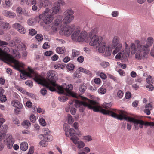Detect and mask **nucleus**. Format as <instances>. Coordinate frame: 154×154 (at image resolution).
Returning a JSON list of instances; mask_svg holds the SVG:
<instances>
[{
    "label": "nucleus",
    "instance_id": "1",
    "mask_svg": "<svg viewBox=\"0 0 154 154\" xmlns=\"http://www.w3.org/2000/svg\"><path fill=\"white\" fill-rule=\"evenodd\" d=\"M82 99L84 101H79L78 100H75V105L76 107H79V111L81 112H83L85 109V107H88L90 109H93L95 112H100L102 113L105 115H108L109 116H111L113 117L112 115V113L116 114L117 116H118L121 114L122 112L125 113V111L120 110L119 113V114L118 115L116 113L110 111V108L112 106V104L111 103H106L105 102L103 105V108L107 109H103L102 107L98 106L97 104V103L95 101L90 100L87 98L83 97Z\"/></svg>",
    "mask_w": 154,
    "mask_h": 154
},
{
    "label": "nucleus",
    "instance_id": "2",
    "mask_svg": "<svg viewBox=\"0 0 154 154\" xmlns=\"http://www.w3.org/2000/svg\"><path fill=\"white\" fill-rule=\"evenodd\" d=\"M55 72L53 70H50L47 73V80L40 76H36L33 79L38 84L42 85L51 91H55V87L57 85L54 78Z\"/></svg>",
    "mask_w": 154,
    "mask_h": 154
},
{
    "label": "nucleus",
    "instance_id": "3",
    "mask_svg": "<svg viewBox=\"0 0 154 154\" xmlns=\"http://www.w3.org/2000/svg\"><path fill=\"white\" fill-rule=\"evenodd\" d=\"M98 32L97 28L93 29L90 32V35H94L91 38L89 43V45L91 46H95L97 48L99 47L98 51L100 53H103L105 51L106 45V43L105 42H102V38L101 36L94 35Z\"/></svg>",
    "mask_w": 154,
    "mask_h": 154
},
{
    "label": "nucleus",
    "instance_id": "4",
    "mask_svg": "<svg viewBox=\"0 0 154 154\" xmlns=\"http://www.w3.org/2000/svg\"><path fill=\"white\" fill-rule=\"evenodd\" d=\"M138 41H140L138 40H135L134 41L135 44L133 43H131L130 45V53L132 54H135V57L138 60H141L142 58H147V57L145 53V52L138 46L139 43Z\"/></svg>",
    "mask_w": 154,
    "mask_h": 154
},
{
    "label": "nucleus",
    "instance_id": "5",
    "mask_svg": "<svg viewBox=\"0 0 154 154\" xmlns=\"http://www.w3.org/2000/svg\"><path fill=\"white\" fill-rule=\"evenodd\" d=\"M127 115V113L122 112L121 114L119 115L118 116H117L116 114L114 113H112V116L115 118L117 119L120 120H122L123 119H124L125 120L128 121L129 122H132L134 123L135 124H139V127L141 128H142L143 127V125H144V122L141 120H139L133 118L128 117H126L125 116Z\"/></svg>",
    "mask_w": 154,
    "mask_h": 154
},
{
    "label": "nucleus",
    "instance_id": "6",
    "mask_svg": "<svg viewBox=\"0 0 154 154\" xmlns=\"http://www.w3.org/2000/svg\"><path fill=\"white\" fill-rule=\"evenodd\" d=\"M59 91V93L62 94H64V91L66 92V94L67 96H71L75 98L77 97V95L72 93L71 91L72 89L73 86L71 84L68 85L66 87L58 85L56 87Z\"/></svg>",
    "mask_w": 154,
    "mask_h": 154
},
{
    "label": "nucleus",
    "instance_id": "7",
    "mask_svg": "<svg viewBox=\"0 0 154 154\" xmlns=\"http://www.w3.org/2000/svg\"><path fill=\"white\" fill-rule=\"evenodd\" d=\"M50 9L46 8L44 12L39 15V18L43 20L44 24H51L54 16L50 13L49 14Z\"/></svg>",
    "mask_w": 154,
    "mask_h": 154
},
{
    "label": "nucleus",
    "instance_id": "8",
    "mask_svg": "<svg viewBox=\"0 0 154 154\" xmlns=\"http://www.w3.org/2000/svg\"><path fill=\"white\" fill-rule=\"evenodd\" d=\"M139 43L138 44V46L140 48H142V49L145 52V53L147 57V55L149 53L150 51V47L152 46L154 42V39L152 37H148L146 40V44L143 45L140 42L138 41Z\"/></svg>",
    "mask_w": 154,
    "mask_h": 154
},
{
    "label": "nucleus",
    "instance_id": "9",
    "mask_svg": "<svg viewBox=\"0 0 154 154\" xmlns=\"http://www.w3.org/2000/svg\"><path fill=\"white\" fill-rule=\"evenodd\" d=\"M74 11L71 9L66 10L63 13L64 18L62 21L63 23L68 24L71 23L74 19Z\"/></svg>",
    "mask_w": 154,
    "mask_h": 154
},
{
    "label": "nucleus",
    "instance_id": "10",
    "mask_svg": "<svg viewBox=\"0 0 154 154\" xmlns=\"http://www.w3.org/2000/svg\"><path fill=\"white\" fill-rule=\"evenodd\" d=\"M119 38L118 36H114L112 39L111 44V48H115L112 52L113 55H115L122 49V44L119 42Z\"/></svg>",
    "mask_w": 154,
    "mask_h": 154
},
{
    "label": "nucleus",
    "instance_id": "11",
    "mask_svg": "<svg viewBox=\"0 0 154 154\" xmlns=\"http://www.w3.org/2000/svg\"><path fill=\"white\" fill-rule=\"evenodd\" d=\"M62 16L61 15H58L57 16L56 20L53 23V25L51 28V34H53L56 33L60 28L61 25Z\"/></svg>",
    "mask_w": 154,
    "mask_h": 154
},
{
    "label": "nucleus",
    "instance_id": "12",
    "mask_svg": "<svg viewBox=\"0 0 154 154\" xmlns=\"http://www.w3.org/2000/svg\"><path fill=\"white\" fill-rule=\"evenodd\" d=\"M130 53V50H125L124 52L123 50L119 53L116 56V58L117 59H121L122 60L126 61L128 60Z\"/></svg>",
    "mask_w": 154,
    "mask_h": 154
},
{
    "label": "nucleus",
    "instance_id": "13",
    "mask_svg": "<svg viewBox=\"0 0 154 154\" xmlns=\"http://www.w3.org/2000/svg\"><path fill=\"white\" fill-rule=\"evenodd\" d=\"M74 30L73 28L69 25H66L65 27L62 28L60 31V33L62 35L68 36H69L72 32Z\"/></svg>",
    "mask_w": 154,
    "mask_h": 154
},
{
    "label": "nucleus",
    "instance_id": "14",
    "mask_svg": "<svg viewBox=\"0 0 154 154\" xmlns=\"http://www.w3.org/2000/svg\"><path fill=\"white\" fill-rule=\"evenodd\" d=\"M4 141L5 143H6L7 147L8 149H10L12 148L14 143V140L13 139L11 135L7 134L6 138Z\"/></svg>",
    "mask_w": 154,
    "mask_h": 154
},
{
    "label": "nucleus",
    "instance_id": "15",
    "mask_svg": "<svg viewBox=\"0 0 154 154\" xmlns=\"http://www.w3.org/2000/svg\"><path fill=\"white\" fill-rule=\"evenodd\" d=\"M77 41L80 42L83 41L88 42V37L87 32L85 31H81L78 37Z\"/></svg>",
    "mask_w": 154,
    "mask_h": 154
},
{
    "label": "nucleus",
    "instance_id": "16",
    "mask_svg": "<svg viewBox=\"0 0 154 154\" xmlns=\"http://www.w3.org/2000/svg\"><path fill=\"white\" fill-rule=\"evenodd\" d=\"M51 11H52V12L50 14L54 17V15L58 14L61 11V8L60 5L55 3L51 9Z\"/></svg>",
    "mask_w": 154,
    "mask_h": 154
},
{
    "label": "nucleus",
    "instance_id": "17",
    "mask_svg": "<svg viewBox=\"0 0 154 154\" xmlns=\"http://www.w3.org/2000/svg\"><path fill=\"white\" fill-rule=\"evenodd\" d=\"M70 139L75 144L77 145L78 147L79 148H82L85 146V143L83 142L78 141L79 138L77 137H71Z\"/></svg>",
    "mask_w": 154,
    "mask_h": 154
},
{
    "label": "nucleus",
    "instance_id": "18",
    "mask_svg": "<svg viewBox=\"0 0 154 154\" xmlns=\"http://www.w3.org/2000/svg\"><path fill=\"white\" fill-rule=\"evenodd\" d=\"M73 32L71 35V38L72 40L77 41L78 36L79 35L81 32L80 28L79 27L77 28L76 29H74Z\"/></svg>",
    "mask_w": 154,
    "mask_h": 154
},
{
    "label": "nucleus",
    "instance_id": "19",
    "mask_svg": "<svg viewBox=\"0 0 154 154\" xmlns=\"http://www.w3.org/2000/svg\"><path fill=\"white\" fill-rule=\"evenodd\" d=\"M12 27L17 29L20 33L22 34H24L25 33V29L19 23H15L14 24L12 25Z\"/></svg>",
    "mask_w": 154,
    "mask_h": 154
},
{
    "label": "nucleus",
    "instance_id": "20",
    "mask_svg": "<svg viewBox=\"0 0 154 154\" xmlns=\"http://www.w3.org/2000/svg\"><path fill=\"white\" fill-rule=\"evenodd\" d=\"M145 109L144 110V112L146 115H149L150 114V111L153 108V103H150L147 104L145 106Z\"/></svg>",
    "mask_w": 154,
    "mask_h": 154
},
{
    "label": "nucleus",
    "instance_id": "21",
    "mask_svg": "<svg viewBox=\"0 0 154 154\" xmlns=\"http://www.w3.org/2000/svg\"><path fill=\"white\" fill-rule=\"evenodd\" d=\"M39 137L45 141H51L52 139V136L48 134H41L39 135Z\"/></svg>",
    "mask_w": 154,
    "mask_h": 154
},
{
    "label": "nucleus",
    "instance_id": "22",
    "mask_svg": "<svg viewBox=\"0 0 154 154\" xmlns=\"http://www.w3.org/2000/svg\"><path fill=\"white\" fill-rule=\"evenodd\" d=\"M2 14L6 17L10 18L14 17L16 16V14L8 10L3 11Z\"/></svg>",
    "mask_w": 154,
    "mask_h": 154
},
{
    "label": "nucleus",
    "instance_id": "23",
    "mask_svg": "<svg viewBox=\"0 0 154 154\" xmlns=\"http://www.w3.org/2000/svg\"><path fill=\"white\" fill-rule=\"evenodd\" d=\"M12 105L18 109H21L23 107L22 104L18 101L15 100L11 102V103Z\"/></svg>",
    "mask_w": 154,
    "mask_h": 154
},
{
    "label": "nucleus",
    "instance_id": "24",
    "mask_svg": "<svg viewBox=\"0 0 154 154\" xmlns=\"http://www.w3.org/2000/svg\"><path fill=\"white\" fill-rule=\"evenodd\" d=\"M56 51L58 54H63L66 51L65 47H57L56 49Z\"/></svg>",
    "mask_w": 154,
    "mask_h": 154
},
{
    "label": "nucleus",
    "instance_id": "25",
    "mask_svg": "<svg viewBox=\"0 0 154 154\" xmlns=\"http://www.w3.org/2000/svg\"><path fill=\"white\" fill-rule=\"evenodd\" d=\"M86 86L84 84H81L79 87V93L80 94H82L84 93L86 89Z\"/></svg>",
    "mask_w": 154,
    "mask_h": 154
},
{
    "label": "nucleus",
    "instance_id": "26",
    "mask_svg": "<svg viewBox=\"0 0 154 154\" xmlns=\"http://www.w3.org/2000/svg\"><path fill=\"white\" fill-rule=\"evenodd\" d=\"M28 145L26 142H22L20 145V149L23 151H26L28 149Z\"/></svg>",
    "mask_w": 154,
    "mask_h": 154
},
{
    "label": "nucleus",
    "instance_id": "27",
    "mask_svg": "<svg viewBox=\"0 0 154 154\" xmlns=\"http://www.w3.org/2000/svg\"><path fill=\"white\" fill-rule=\"evenodd\" d=\"M72 57L73 58L77 57L80 54V52L76 49H72Z\"/></svg>",
    "mask_w": 154,
    "mask_h": 154
},
{
    "label": "nucleus",
    "instance_id": "28",
    "mask_svg": "<svg viewBox=\"0 0 154 154\" xmlns=\"http://www.w3.org/2000/svg\"><path fill=\"white\" fill-rule=\"evenodd\" d=\"M73 77L75 79H77L81 77V75L80 74L79 70H77L73 74Z\"/></svg>",
    "mask_w": 154,
    "mask_h": 154
},
{
    "label": "nucleus",
    "instance_id": "29",
    "mask_svg": "<svg viewBox=\"0 0 154 154\" xmlns=\"http://www.w3.org/2000/svg\"><path fill=\"white\" fill-rule=\"evenodd\" d=\"M1 25H2V29H7L8 28H9V24L7 23H4L2 24V22L1 21H0V26Z\"/></svg>",
    "mask_w": 154,
    "mask_h": 154
},
{
    "label": "nucleus",
    "instance_id": "30",
    "mask_svg": "<svg viewBox=\"0 0 154 154\" xmlns=\"http://www.w3.org/2000/svg\"><path fill=\"white\" fill-rule=\"evenodd\" d=\"M58 99L61 102H65L68 100L67 97L63 95L60 96L58 97Z\"/></svg>",
    "mask_w": 154,
    "mask_h": 154
},
{
    "label": "nucleus",
    "instance_id": "31",
    "mask_svg": "<svg viewBox=\"0 0 154 154\" xmlns=\"http://www.w3.org/2000/svg\"><path fill=\"white\" fill-rule=\"evenodd\" d=\"M68 122L69 124H71L74 121V119L72 116L70 114H68L67 116Z\"/></svg>",
    "mask_w": 154,
    "mask_h": 154
},
{
    "label": "nucleus",
    "instance_id": "32",
    "mask_svg": "<svg viewBox=\"0 0 154 154\" xmlns=\"http://www.w3.org/2000/svg\"><path fill=\"white\" fill-rule=\"evenodd\" d=\"M75 66L74 64L72 63H69L66 66V68L68 69L70 71L73 70L74 69Z\"/></svg>",
    "mask_w": 154,
    "mask_h": 154
},
{
    "label": "nucleus",
    "instance_id": "33",
    "mask_svg": "<svg viewBox=\"0 0 154 154\" xmlns=\"http://www.w3.org/2000/svg\"><path fill=\"white\" fill-rule=\"evenodd\" d=\"M2 127L3 128V129L1 130L0 132H1V133L5 135L8 129V126L6 125H4L2 126Z\"/></svg>",
    "mask_w": 154,
    "mask_h": 154
},
{
    "label": "nucleus",
    "instance_id": "34",
    "mask_svg": "<svg viewBox=\"0 0 154 154\" xmlns=\"http://www.w3.org/2000/svg\"><path fill=\"white\" fill-rule=\"evenodd\" d=\"M83 140H84L89 142L92 140L91 137L90 135H87L83 136Z\"/></svg>",
    "mask_w": 154,
    "mask_h": 154
},
{
    "label": "nucleus",
    "instance_id": "35",
    "mask_svg": "<svg viewBox=\"0 0 154 154\" xmlns=\"http://www.w3.org/2000/svg\"><path fill=\"white\" fill-rule=\"evenodd\" d=\"M79 71L86 73L87 74H89L90 72V71H89L88 70L82 67H79Z\"/></svg>",
    "mask_w": 154,
    "mask_h": 154
},
{
    "label": "nucleus",
    "instance_id": "36",
    "mask_svg": "<svg viewBox=\"0 0 154 154\" xmlns=\"http://www.w3.org/2000/svg\"><path fill=\"white\" fill-rule=\"evenodd\" d=\"M51 24H45L43 26V29L46 31H49L51 29Z\"/></svg>",
    "mask_w": 154,
    "mask_h": 154
},
{
    "label": "nucleus",
    "instance_id": "37",
    "mask_svg": "<svg viewBox=\"0 0 154 154\" xmlns=\"http://www.w3.org/2000/svg\"><path fill=\"white\" fill-rule=\"evenodd\" d=\"M36 0H27L26 4L29 5L36 4Z\"/></svg>",
    "mask_w": 154,
    "mask_h": 154
},
{
    "label": "nucleus",
    "instance_id": "38",
    "mask_svg": "<svg viewBox=\"0 0 154 154\" xmlns=\"http://www.w3.org/2000/svg\"><path fill=\"white\" fill-rule=\"evenodd\" d=\"M69 128L68 125L67 124L65 125L64 126V129L65 132V135L66 136L68 137H69V135L68 134V131Z\"/></svg>",
    "mask_w": 154,
    "mask_h": 154
},
{
    "label": "nucleus",
    "instance_id": "39",
    "mask_svg": "<svg viewBox=\"0 0 154 154\" xmlns=\"http://www.w3.org/2000/svg\"><path fill=\"white\" fill-rule=\"evenodd\" d=\"M35 38L38 41H40L43 39V37L42 34H37L35 36Z\"/></svg>",
    "mask_w": 154,
    "mask_h": 154
},
{
    "label": "nucleus",
    "instance_id": "40",
    "mask_svg": "<svg viewBox=\"0 0 154 154\" xmlns=\"http://www.w3.org/2000/svg\"><path fill=\"white\" fill-rule=\"evenodd\" d=\"M29 34L32 36H33L35 35L37 33V32L33 29H31L29 30Z\"/></svg>",
    "mask_w": 154,
    "mask_h": 154
},
{
    "label": "nucleus",
    "instance_id": "41",
    "mask_svg": "<svg viewBox=\"0 0 154 154\" xmlns=\"http://www.w3.org/2000/svg\"><path fill=\"white\" fill-rule=\"evenodd\" d=\"M69 132L70 136H72V137H76L74 136L75 134V131L73 128H70L69 131Z\"/></svg>",
    "mask_w": 154,
    "mask_h": 154
},
{
    "label": "nucleus",
    "instance_id": "42",
    "mask_svg": "<svg viewBox=\"0 0 154 154\" xmlns=\"http://www.w3.org/2000/svg\"><path fill=\"white\" fill-rule=\"evenodd\" d=\"M100 64L104 68H106L109 65V63L106 62H101Z\"/></svg>",
    "mask_w": 154,
    "mask_h": 154
},
{
    "label": "nucleus",
    "instance_id": "43",
    "mask_svg": "<svg viewBox=\"0 0 154 154\" xmlns=\"http://www.w3.org/2000/svg\"><path fill=\"white\" fill-rule=\"evenodd\" d=\"M146 81L148 84L153 83V80L152 77L149 76L146 79Z\"/></svg>",
    "mask_w": 154,
    "mask_h": 154
},
{
    "label": "nucleus",
    "instance_id": "44",
    "mask_svg": "<svg viewBox=\"0 0 154 154\" xmlns=\"http://www.w3.org/2000/svg\"><path fill=\"white\" fill-rule=\"evenodd\" d=\"M111 48L110 47H108L106 48V52L107 54H106L107 55L109 56L111 55L112 50Z\"/></svg>",
    "mask_w": 154,
    "mask_h": 154
},
{
    "label": "nucleus",
    "instance_id": "45",
    "mask_svg": "<svg viewBox=\"0 0 154 154\" xmlns=\"http://www.w3.org/2000/svg\"><path fill=\"white\" fill-rule=\"evenodd\" d=\"M5 3L6 6L8 7H10L12 5L11 0H5Z\"/></svg>",
    "mask_w": 154,
    "mask_h": 154
},
{
    "label": "nucleus",
    "instance_id": "46",
    "mask_svg": "<svg viewBox=\"0 0 154 154\" xmlns=\"http://www.w3.org/2000/svg\"><path fill=\"white\" fill-rule=\"evenodd\" d=\"M99 93L102 94H104L105 93L106 91V90L104 88L101 87L98 90Z\"/></svg>",
    "mask_w": 154,
    "mask_h": 154
},
{
    "label": "nucleus",
    "instance_id": "47",
    "mask_svg": "<svg viewBox=\"0 0 154 154\" xmlns=\"http://www.w3.org/2000/svg\"><path fill=\"white\" fill-rule=\"evenodd\" d=\"M49 0H44L43 2H42L40 3V5L44 7H46L48 5V3Z\"/></svg>",
    "mask_w": 154,
    "mask_h": 154
},
{
    "label": "nucleus",
    "instance_id": "48",
    "mask_svg": "<svg viewBox=\"0 0 154 154\" xmlns=\"http://www.w3.org/2000/svg\"><path fill=\"white\" fill-rule=\"evenodd\" d=\"M123 92L122 91L119 90L117 93V97L119 98H122L123 95Z\"/></svg>",
    "mask_w": 154,
    "mask_h": 154
},
{
    "label": "nucleus",
    "instance_id": "49",
    "mask_svg": "<svg viewBox=\"0 0 154 154\" xmlns=\"http://www.w3.org/2000/svg\"><path fill=\"white\" fill-rule=\"evenodd\" d=\"M10 46L13 47L14 46H17V44L14 41L11 40L9 41V43H8V45Z\"/></svg>",
    "mask_w": 154,
    "mask_h": 154
},
{
    "label": "nucleus",
    "instance_id": "50",
    "mask_svg": "<svg viewBox=\"0 0 154 154\" xmlns=\"http://www.w3.org/2000/svg\"><path fill=\"white\" fill-rule=\"evenodd\" d=\"M57 4L59 5H64L65 4V3L64 1L63 0H59L57 1L56 3Z\"/></svg>",
    "mask_w": 154,
    "mask_h": 154
},
{
    "label": "nucleus",
    "instance_id": "51",
    "mask_svg": "<svg viewBox=\"0 0 154 154\" xmlns=\"http://www.w3.org/2000/svg\"><path fill=\"white\" fill-rule=\"evenodd\" d=\"M39 122L40 124L43 126H45L46 125V122L45 119L43 118L40 119Z\"/></svg>",
    "mask_w": 154,
    "mask_h": 154
},
{
    "label": "nucleus",
    "instance_id": "52",
    "mask_svg": "<svg viewBox=\"0 0 154 154\" xmlns=\"http://www.w3.org/2000/svg\"><path fill=\"white\" fill-rule=\"evenodd\" d=\"M49 43L48 42H45L43 45V48L44 49H47L50 47Z\"/></svg>",
    "mask_w": 154,
    "mask_h": 154
},
{
    "label": "nucleus",
    "instance_id": "53",
    "mask_svg": "<svg viewBox=\"0 0 154 154\" xmlns=\"http://www.w3.org/2000/svg\"><path fill=\"white\" fill-rule=\"evenodd\" d=\"M23 124L24 126H27L29 127L31 125V123L29 120H25L23 122Z\"/></svg>",
    "mask_w": 154,
    "mask_h": 154
},
{
    "label": "nucleus",
    "instance_id": "54",
    "mask_svg": "<svg viewBox=\"0 0 154 154\" xmlns=\"http://www.w3.org/2000/svg\"><path fill=\"white\" fill-rule=\"evenodd\" d=\"M22 14L26 16H29L30 15V14L28 11L24 9L23 10Z\"/></svg>",
    "mask_w": 154,
    "mask_h": 154
},
{
    "label": "nucleus",
    "instance_id": "55",
    "mask_svg": "<svg viewBox=\"0 0 154 154\" xmlns=\"http://www.w3.org/2000/svg\"><path fill=\"white\" fill-rule=\"evenodd\" d=\"M152 84L153 83L149 84V85H147L146 86V88H148L149 89V90L150 91H152L154 89V87L152 85Z\"/></svg>",
    "mask_w": 154,
    "mask_h": 154
},
{
    "label": "nucleus",
    "instance_id": "56",
    "mask_svg": "<svg viewBox=\"0 0 154 154\" xmlns=\"http://www.w3.org/2000/svg\"><path fill=\"white\" fill-rule=\"evenodd\" d=\"M16 12L19 14H22L23 10L21 7H17L16 10Z\"/></svg>",
    "mask_w": 154,
    "mask_h": 154
},
{
    "label": "nucleus",
    "instance_id": "57",
    "mask_svg": "<svg viewBox=\"0 0 154 154\" xmlns=\"http://www.w3.org/2000/svg\"><path fill=\"white\" fill-rule=\"evenodd\" d=\"M108 76L109 78L112 79L115 81L117 82L118 81V79L117 78L113 76L111 74H109L108 75Z\"/></svg>",
    "mask_w": 154,
    "mask_h": 154
},
{
    "label": "nucleus",
    "instance_id": "58",
    "mask_svg": "<svg viewBox=\"0 0 154 154\" xmlns=\"http://www.w3.org/2000/svg\"><path fill=\"white\" fill-rule=\"evenodd\" d=\"M144 125L145 126H149L153 127L154 126V123L153 122H144Z\"/></svg>",
    "mask_w": 154,
    "mask_h": 154
},
{
    "label": "nucleus",
    "instance_id": "59",
    "mask_svg": "<svg viewBox=\"0 0 154 154\" xmlns=\"http://www.w3.org/2000/svg\"><path fill=\"white\" fill-rule=\"evenodd\" d=\"M100 77L103 79H106L107 76L103 72H101L100 74Z\"/></svg>",
    "mask_w": 154,
    "mask_h": 154
},
{
    "label": "nucleus",
    "instance_id": "60",
    "mask_svg": "<svg viewBox=\"0 0 154 154\" xmlns=\"http://www.w3.org/2000/svg\"><path fill=\"white\" fill-rule=\"evenodd\" d=\"M27 23L29 26L33 25L34 24L33 20L32 19H29L27 21Z\"/></svg>",
    "mask_w": 154,
    "mask_h": 154
},
{
    "label": "nucleus",
    "instance_id": "61",
    "mask_svg": "<svg viewBox=\"0 0 154 154\" xmlns=\"http://www.w3.org/2000/svg\"><path fill=\"white\" fill-rule=\"evenodd\" d=\"M53 54V52L52 51H49L45 52L44 53L45 55L47 56H49Z\"/></svg>",
    "mask_w": 154,
    "mask_h": 154
},
{
    "label": "nucleus",
    "instance_id": "62",
    "mask_svg": "<svg viewBox=\"0 0 154 154\" xmlns=\"http://www.w3.org/2000/svg\"><path fill=\"white\" fill-rule=\"evenodd\" d=\"M30 121L33 123L36 120L35 116L34 115H31L30 117Z\"/></svg>",
    "mask_w": 154,
    "mask_h": 154
},
{
    "label": "nucleus",
    "instance_id": "63",
    "mask_svg": "<svg viewBox=\"0 0 154 154\" xmlns=\"http://www.w3.org/2000/svg\"><path fill=\"white\" fill-rule=\"evenodd\" d=\"M84 58L82 56H80L77 58V61L80 63H82L83 62Z\"/></svg>",
    "mask_w": 154,
    "mask_h": 154
},
{
    "label": "nucleus",
    "instance_id": "64",
    "mask_svg": "<svg viewBox=\"0 0 154 154\" xmlns=\"http://www.w3.org/2000/svg\"><path fill=\"white\" fill-rule=\"evenodd\" d=\"M25 83L26 85L29 86L30 87L32 86V82L30 80H27L25 82Z\"/></svg>",
    "mask_w": 154,
    "mask_h": 154
}]
</instances>
